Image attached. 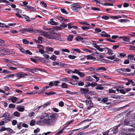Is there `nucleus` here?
Listing matches in <instances>:
<instances>
[{
	"instance_id": "nucleus-1",
	"label": "nucleus",
	"mask_w": 135,
	"mask_h": 135,
	"mask_svg": "<svg viewBox=\"0 0 135 135\" xmlns=\"http://www.w3.org/2000/svg\"><path fill=\"white\" fill-rule=\"evenodd\" d=\"M56 113L51 114L47 118H45L42 120H40L36 122L37 124L41 126H50L54 125L56 122V120L58 117Z\"/></svg>"
},
{
	"instance_id": "nucleus-2",
	"label": "nucleus",
	"mask_w": 135,
	"mask_h": 135,
	"mask_svg": "<svg viewBox=\"0 0 135 135\" xmlns=\"http://www.w3.org/2000/svg\"><path fill=\"white\" fill-rule=\"evenodd\" d=\"M81 7L77 3H74L71 5V8L73 11L78 12L80 11Z\"/></svg>"
},
{
	"instance_id": "nucleus-3",
	"label": "nucleus",
	"mask_w": 135,
	"mask_h": 135,
	"mask_svg": "<svg viewBox=\"0 0 135 135\" xmlns=\"http://www.w3.org/2000/svg\"><path fill=\"white\" fill-rule=\"evenodd\" d=\"M44 36L47 38L50 39H52L53 38V35L51 34L50 32H45Z\"/></svg>"
},
{
	"instance_id": "nucleus-4",
	"label": "nucleus",
	"mask_w": 135,
	"mask_h": 135,
	"mask_svg": "<svg viewBox=\"0 0 135 135\" xmlns=\"http://www.w3.org/2000/svg\"><path fill=\"white\" fill-rule=\"evenodd\" d=\"M43 37L41 36H38L37 38V40L35 39H33V41L36 43H41L42 42Z\"/></svg>"
},
{
	"instance_id": "nucleus-5",
	"label": "nucleus",
	"mask_w": 135,
	"mask_h": 135,
	"mask_svg": "<svg viewBox=\"0 0 135 135\" xmlns=\"http://www.w3.org/2000/svg\"><path fill=\"white\" fill-rule=\"evenodd\" d=\"M53 38L52 39H55L60 40V35L59 33H57L55 35H53Z\"/></svg>"
},
{
	"instance_id": "nucleus-6",
	"label": "nucleus",
	"mask_w": 135,
	"mask_h": 135,
	"mask_svg": "<svg viewBox=\"0 0 135 135\" xmlns=\"http://www.w3.org/2000/svg\"><path fill=\"white\" fill-rule=\"evenodd\" d=\"M8 100L11 101L13 103H15L18 100V99L15 97H12L9 98Z\"/></svg>"
},
{
	"instance_id": "nucleus-7",
	"label": "nucleus",
	"mask_w": 135,
	"mask_h": 135,
	"mask_svg": "<svg viewBox=\"0 0 135 135\" xmlns=\"http://www.w3.org/2000/svg\"><path fill=\"white\" fill-rule=\"evenodd\" d=\"M80 90L81 91V93L85 94L88 93L89 91V90L86 88H81Z\"/></svg>"
},
{
	"instance_id": "nucleus-8",
	"label": "nucleus",
	"mask_w": 135,
	"mask_h": 135,
	"mask_svg": "<svg viewBox=\"0 0 135 135\" xmlns=\"http://www.w3.org/2000/svg\"><path fill=\"white\" fill-rule=\"evenodd\" d=\"M17 109L19 112H22L25 110L24 108L21 106H19L17 107Z\"/></svg>"
},
{
	"instance_id": "nucleus-9",
	"label": "nucleus",
	"mask_w": 135,
	"mask_h": 135,
	"mask_svg": "<svg viewBox=\"0 0 135 135\" xmlns=\"http://www.w3.org/2000/svg\"><path fill=\"white\" fill-rule=\"evenodd\" d=\"M16 76L18 77L19 79L21 78H24V75L23 74L18 73L15 74Z\"/></svg>"
},
{
	"instance_id": "nucleus-10",
	"label": "nucleus",
	"mask_w": 135,
	"mask_h": 135,
	"mask_svg": "<svg viewBox=\"0 0 135 135\" xmlns=\"http://www.w3.org/2000/svg\"><path fill=\"white\" fill-rule=\"evenodd\" d=\"M36 31L39 33V35L44 36L45 32L41 30H36Z\"/></svg>"
},
{
	"instance_id": "nucleus-11",
	"label": "nucleus",
	"mask_w": 135,
	"mask_h": 135,
	"mask_svg": "<svg viewBox=\"0 0 135 135\" xmlns=\"http://www.w3.org/2000/svg\"><path fill=\"white\" fill-rule=\"evenodd\" d=\"M102 85L98 84L97 85V87L95 88V89H96L99 90H103L104 88L103 86H101Z\"/></svg>"
},
{
	"instance_id": "nucleus-12",
	"label": "nucleus",
	"mask_w": 135,
	"mask_h": 135,
	"mask_svg": "<svg viewBox=\"0 0 135 135\" xmlns=\"http://www.w3.org/2000/svg\"><path fill=\"white\" fill-rule=\"evenodd\" d=\"M71 78H72L71 79V80L74 81H77L79 79V78L76 76H72Z\"/></svg>"
},
{
	"instance_id": "nucleus-13",
	"label": "nucleus",
	"mask_w": 135,
	"mask_h": 135,
	"mask_svg": "<svg viewBox=\"0 0 135 135\" xmlns=\"http://www.w3.org/2000/svg\"><path fill=\"white\" fill-rule=\"evenodd\" d=\"M49 87H50L48 86L43 87L42 88V89L41 90V92H38V94H40L42 93H43L44 92H43V91H45L46 89H47Z\"/></svg>"
},
{
	"instance_id": "nucleus-14",
	"label": "nucleus",
	"mask_w": 135,
	"mask_h": 135,
	"mask_svg": "<svg viewBox=\"0 0 135 135\" xmlns=\"http://www.w3.org/2000/svg\"><path fill=\"white\" fill-rule=\"evenodd\" d=\"M95 54L97 55V58L99 59L103 57L104 56V55L102 54H99L98 52L96 53Z\"/></svg>"
},
{
	"instance_id": "nucleus-15",
	"label": "nucleus",
	"mask_w": 135,
	"mask_h": 135,
	"mask_svg": "<svg viewBox=\"0 0 135 135\" xmlns=\"http://www.w3.org/2000/svg\"><path fill=\"white\" fill-rule=\"evenodd\" d=\"M50 24L52 25H58V23L54 21L53 19H51L50 20Z\"/></svg>"
},
{
	"instance_id": "nucleus-16",
	"label": "nucleus",
	"mask_w": 135,
	"mask_h": 135,
	"mask_svg": "<svg viewBox=\"0 0 135 135\" xmlns=\"http://www.w3.org/2000/svg\"><path fill=\"white\" fill-rule=\"evenodd\" d=\"M110 17L111 19L115 20V19H118L119 18H121L122 17L119 15H118L117 16H113L111 17Z\"/></svg>"
},
{
	"instance_id": "nucleus-17",
	"label": "nucleus",
	"mask_w": 135,
	"mask_h": 135,
	"mask_svg": "<svg viewBox=\"0 0 135 135\" xmlns=\"http://www.w3.org/2000/svg\"><path fill=\"white\" fill-rule=\"evenodd\" d=\"M7 66L8 67L9 69L11 70H15L17 69V68L12 67L11 65L9 64H7Z\"/></svg>"
},
{
	"instance_id": "nucleus-18",
	"label": "nucleus",
	"mask_w": 135,
	"mask_h": 135,
	"mask_svg": "<svg viewBox=\"0 0 135 135\" xmlns=\"http://www.w3.org/2000/svg\"><path fill=\"white\" fill-rule=\"evenodd\" d=\"M7 66L8 67L9 69L11 70H15L17 69V68L12 67L11 65L9 64H7Z\"/></svg>"
},
{
	"instance_id": "nucleus-19",
	"label": "nucleus",
	"mask_w": 135,
	"mask_h": 135,
	"mask_svg": "<svg viewBox=\"0 0 135 135\" xmlns=\"http://www.w3.org/2000/svg\"><path fill=\"white\" fill-rule=\"evenodd\" d=\"M121 37L122 38V40H123L126 41L127 42H129L130 41V39H129L126 37Z\"/></svg>"
},
{
	"instance_id": "nucleus-20",
	"label": "nucleus",
	"mask_w": 135,
	"mask_h": 135,
	"mask_svg": "<svg viewBox=\"0 0 135 135\" xmlns=\"http://www.w3.org/2000/svg\"><path fill=\"white\" fill-rule=\"evenodd\" d=\"M11 63L16 66L18 67L20 66V64L17 61H12Z\"/></svg>"
},
{
	"instance_id": "nucleus-21",
	"label": "nucleus",
	"mask_w": 135,
	"mask_h": 135,
	"mask_svg": "<svg viewBox=\"0 0 135 135\" xmlns=\"http://www.w3.org/2000/svg\"><path fill=\"white\" fill-rule=\"evenodd\" d=\"M119 55L117 56L118 57L121 58H122V57H125L126 55V54L123 53H119Z\"/></svg>"
},
{
	"instance_id": "nucleus-22",
	"label": "nucleus",
	"mask_w": 135,
	"mask_h": 135,
	"mask_svg": "<svg viewBox=\"0 0 135 135\" xmlns=\"http://www.w3.org/2000/svg\"><path fill=\"white\" fill-rule=\"evenodd\" d=\"M51 103V102L50 101L47 102L44 104L42 106H41L40 107H42L43 108H45L46 106H47L49 105Z\"/></svg>"
},
{
	"instance_id": "nucleus-23",
	"label": "nucleus",
	"mask_w": 135,
	"mask_h": 135,
	"mask_svg": "<svg viewBox=\"0 0 135 135\" xmlns=\"http://www.w3.org/2000/svg\"><path fill=\"white\" fill-rule=\"evenodd\" d=\"M104 49L107 50L108 51V53L110 55H112L113 53L112 52V51H111L107 47H105L104 48Z\"/></svg>"
},
{
	"instance_id": "nucleus-24",
	"label": "nucleus",
	"mask_w": 135,
	"mask_h": 135,
	"mask_svg": "<svg viewBox=\"0 0 135 135\" xmlns=\"http://www.w3.org/2000/svg\"><path fill=\"white\" fill-rule=\"evenodd\" d=\"M84 56L86 57L87 59L88 60H93L94 59H95V57H93L92 56H90V55Z\"/></svg>"
},
{
	"instance_id": "nucleus-25",
	"label": "nucleus",
	"mask_w": 135,
	"mask_h": 135,
	"mask_svg": "<svg viewBox=\"0 0 135 135\" xmlns=\"http://www.w3.org/2000/svg\"><path fill=\"white\" fill-rule=\"evenodd\" d=\"M98 84L96 82H92L91 84H89L88 85V86H91L93 87H94L95 86H97V85Z\"/></svg>"
},
{
	"instance_id": "nucleus-26",
	"label": "nucleus",
	"mask_w": 135,
	"mask_h": 135,
	"mask_svg": "<svg viewBox=\"0 0 135 135\" xmlns=\"http://www.w3.org/2000/svg\"><path fill=\"white\" fill-rule=\"evenodd\" d=\"M66 92L68 94H71V95H74L76 94H77V92H72L71 91L68 90H67L66 91Z\"/></svg>"
},
{
	"instance_id": "nucleus-27",
	"label": "nucleus",
	"mask_w": 135,
	"mask_h": 135,
	"mask_svg": "<svg viewBox=\"0 0 135 135\" xmlns=\"http://www.w3.org/2000/svg\"><path fill=\"white\" fill-rule=\"evenodd\" d=\"M38 93L36 91H31L30 92H27L26 93L27 94V95H33Z\"/></svg>"
},
{
	"instance_id": "nucleus-28",
	"label": "nucleus",
	"mask_w": 135,
	"mask_h": 135,
	"mask_svg": "<svg viewBox=\"0 0 135 135\" xmlns=\"http://www.w3.org/2000/svg\"><path fill=\"white\" fill-rule=\"evenodd\" d=\"M73 38V36L72 35H70L68 36L67 40H68L69 41H71Z\"/></svg>"
},
{
	"instance_id": "nucleus-29",
	"label": "nucleus",
	"mask_w": 135,
	"mask_h": 135,
	"mask_svg": "<svg viewBox=\"0 0 135 135\" xmlns=\"http://www.w3.org/2000/svg\"><path fill=\"white\" fill-rule=\"evenodd\" d=\"M2 117H5V119H8L9 118V115L8 113H6L3 114Z\"/></svg>"
},
{
	"instance_id": "nucleus-30",
	"label": "nucleus",
	"mask_w": 135,
	"mask_h": 135,
	"mask_svg": "<svg viewBox=\"0 0 135 135\" xmlns=\"http://www.w3.org/2000/svg\"><path fill=\"white\" fill-rule=\"evenodd\" d=\"M56 56L54 55H52L50 57V59L54 61L56 60Z\"/></svg>"
},
{
	"instance_id": "nucleus-31",
	"label": "nucleus",
	"mask_w": 135,
	"mask_h": 135,
	"mask_svg": "<svg viewBox=\"0 0 135 135\" xmlns=\"http://www.w3.org/2000/svg\"><path fill=\"white\" fill-rule=\"evenodd\" d=\"M46 49L47 51H49L50 52H52L54 50L53 48L52 47H46Z\"/></svg>"
},
{
	"instance_id": "nucleus-32",
	"label": "nucleus",
	"mask_w": 135,
	"mask_h": 135,
	"mask_svg": "<svg viewBox=\"0 0 135 135\" xmlns=\"http://www.w3.org/2000/svg\"><path fill=\"white\" fill-rule=\"evenodd\" d=\"M20 113L17 111H16L13 113V115L15 117H19L20 115Z\"/></svg>"
},
{
	"instance_id": "nucleus-33",
	"label": "nucleus",
	"mask_w": 135,
	"mask_h": 135,
	"mask_svg": "<svg viewBox=\"0 0 135 135\" xmlns=\"http://www.w3.org/2000/svg\"><path fill=\"white\" fill-rule=\"evenodd\" d=\"M38 69L37 68L32 69V73H33L37 74V73H38Z\"/></svg>"
},
{
	"instance_id": "nucleus-34",
	"label": "nucleus",
	"mask_w": 135,
	"mask_h": 135,
	"mask_svg": "<svg viewBox=\"0 0 135 135\" xmlns=\"http://www.w3.org/2000/svg\"><path fill=\"white\" fill-rule=\"evenodd\" d=\"M15 75L14 74H11L9 75H7L4 78H12L14 77Z\"/></svg>"
},
{
	"instance_id": "nucleus-35",
	"label": "nucleus",
	"mask_w": 135,
	"mask_h": 135,
	"mask_svg": "<svg viewBox=\"0 0 135 135\" xmlns=\"http://www.w3.org/2000/svg\"><path fill=\"white\" fill-rule=\"evenodd\" d=\"M60 10L61 12L63 13H64L65 14H68V13L67 11L65 9L61 8Z\"/></svg>"
},
{
	"instance_id": "nucleus-36",
	"label": "nucleus",
	"mask_w": 135,
	"mask_h": 135,
	"mask_svg": "<svg viewBox=\"0 0 135 135\" xmlns=\"http://www.w3.org/2000/svg\"><path fill=\"white\" fill-rule=\"evenodd\" d=\"M79 72V70L77 69H75L73 71H72V73L76 74H78Z\"/></svg>"
},
{
	"instance_id": "nucleus-37",
	"label": "nucleus",
	"mask_w": 135,
	"mask_h": 135,
	"mask_svg": "<svg viewBox=\"0 0 135 135\" xmlns=\"http://www.w3.org/2000/svg\"><path fill=\"white\" fill-rule=\"evenodd\" d=\"M115 56L116 55H114L112 56H108L107 57V58L108 59L111 60H113L115 59Z\"/></svg>"
},
{
	"instance_id": "nucleus-38",
	"label": "nucleus",
	"mask_w": 135,
	"mask_h": 135,
	"mask_svg": "<svg viewBox=\"0 0 135 135\" xmlns=\"http://www.w3.org/2000/svg\"><path fill=\"white\" fill-rule=\"evenodd\" d=\"M119 126H118L117 127H115L113 129V133L115 134L117 133L118 131L117 128Z\"/></svg>"
},
{
	"instance_id": "nucleus-39",
	"label": "nucleus",
	"mask_w": 135,
	"mask_h": 135,
	"mask_svg": "<svg viewBox=\"0 0 135 135\" xmlns=\"http://www.w3.org/2000/svg\"><path fill=\"white\" fill-rule=\"evenodd\" d=\"M68 58L71 59H74L76 58V56L74 55H69L68 56Z\"/></svg>"
},
{
	"instance_id": "nucleus-40",
	"label": "nucleus",
	"mask_w": 135,
	"mask_h": 135,
	"mask_svg": "<svg viewBox=\"0 0 135 135\" xmlns=\"http://www.w3.org/2000/svg\"><path fill=\"white\" fill-rule=\"evenodd\" d=\"M61 87L63 88H66L68 87V86L65 83H63L61 85Z\"/></svg>"
},
{
	"instance_id": "nucleus-41",
	"label": "nucleus",
	"mask_w": 135,
	"mask_h": 135,
	"mask_svg": "<svg viewBox=\"0 0 135 135\" xmlns=\"http://www.w3.org/2000/svg\"><path fill=\"white\" fill-rule=\"evenodd\" d=\"M80 77L83 78L85 76V74L84 73L82 72H79L78 74Z\"/></svg>"
},
{
	"instance_id": "nucleus-42",
	"label": "nucleus",
	"mask_w": 135,
	"mask_h": 135,
	"mask_svg": "<svg viewBox=\"0 0 135 135\" xmlns=\"http://www.w3.org/2000/svg\"><path fill=\"white\" fill-rule=\"evenodd\" d=\"M35 124V121L34 120H32L30 122V125L31 126H33Z\"/></svg>"
},
{
	"instance_id": "nucleus-43",
	"label": "nucleus",
	"mask_w": 135,
	"mask_h": 135,
	"mask_svg": "<svg viewBox=\"0 0 135 135\" xmlns=\"http://www.w3.org/2000/svg\"><path fill=\"white\" fill-rule=\"evenodd\" d=\"M42 115L43 117H44L45 118L46 117L49 116V114L48 113H44L42 114Z\"/></svg>"
},
{
	"instance_id": "nucleus-44",
	"label": "nucleus",
	"mask_w": 135,
	"mask_h": 135,
	"mask_svg": "<svg viewBox=\"0 0 135 135\" xmlns=\"http://www.w3.org/2000/svg\"><path fill=\"white\" fill-rule=\"evenodd\" d=\"M124 72H128L131 71V70L128 68H123Z\"/></svg>"
},
{
	"instance_id": "nucleus-45",
	"label": "nucleus",
	"mask_w": 135,
	"mask_h": 135,
	"mask_svg": "<svg viewBox=\"0 0 135 135\" xmlns=\"http://www.w3.org/2000/svg\"><path fill=\"white\" fill-rule=\"evenodd\" d=\"M22 123L20 122L18 123L17 125V127L19 129H20L21 128V126L22 125Z\"/></svg>"
},
{
	"instance_id": "nucleus-46",
	"label": "nucleus",
	"mask_w": 135,
	"mask_h": 135,
	"mask_svg": "<svg viewBox=\"0 0 135 135\" xmlns=\"http://www.w3.org/2000/svg\"><path fill=\"white\" fill-rule=\"evenodd\" d=\"M45 94L48 95H50L52 94H54L55 93L53 91H50L49 93H46Z\"/></svg>"
},
{
	"instance_id": "nucleus-47",
	"label": "nucleus",
	"mask_w": 135,
	"mask_h": 135,
	"mask_svg": "<svg viewBox=\"0 0 135 135\" xmlns=\"http://www.w3.org/2000/svg\"><path fill=\"white\" fill-rule=\"evenodd\" d=\"M76 84H78V85L79 86H83L84 84V82L83 81L80 82H78Z\"/></svg>"
},
{
	"instance_id": "nucleus-48",
	"label": "nucleus",
	"mask_w": 135,
	"mask_h": 135,
	"mask_svg": "<svg viewBox=\"0 0 135 135\" xmlns=\"http://www.w3.org/2000/svg\"><path fill=\"white\" fill-rule=\"evenodd\" d=\"M4 61L6 62L12 63V60L10 59H4Z\"/></svg>"
},
{
	"instance_id": "nucleus-49",
	"label": "nucleus",
	"mask_w": 135,
	"mask_h": 135,
	"mask_svg": "<svg viewBox=\"0 0 135 135\" xmlns=\"http://www.w3.org/2000/svg\"><path fill=\"white\" fill-rule=\"evenodd\" d=\"M58 19L61 21H63L64 22L66 20L64 18H63L59 16L58 18Z\"/></svg>"
},
{
	"instance_id": "nucleus-50",
	"label": "nucleus",
	"mask_w": 135,
	"mask_h": 135,
	"mask_svg": "<svg viewBox=\"0 0 135 135\" xmlns=\"http://www.w3.org/2000/svg\"><path fill=\"white\" fill-rule=\"evenodd\" d=\"M27 30H26V32H29L31 33H33L34 32L33 29H31L30 28H26Z\"/></svg>"
},
{
	"instance_id": "nucleus-51",
	"label": "nucleus",
	"mask_w": 135,
	"mask_h": 135,
	"mask_svg": "<svg viewBox=\"0 0 135 135\" xmlns=\"http://www.w3.org/2000/svg\"><path fill=\"white\" fill-rule=\"evenodd\" d=\"M96 48L100 51L102 52L103 51V49L101 48L99 45Z\"/></svg>"
},
{
	"instance_id": "nucleus-52",
	"label": "nucleus",
	"mask_w": 135,
	"mask_h": 135,
	"mask_svg": "<svg viewBox=\"0 0 135 135\" xmlns=\"http://www.w3.org/2000/svg\"><path fill=\"white\" fill-rule=\"evenodd\" d=\"M25 54H28L30 55H31L32 54V52L28 50H26L25 51Z\"/></svg>"
},
{
	"instance_id": "nucleus-53",
	"label": "nucleus",
	"mask_w": 135,
	"mask_h": 135,
	"mask_svg": "<svg viewBox=\"0 0 135 135\" xmlns=\"http://www.w3.org/2000/svg\"><path fill=\"white\" fill-rule=\"evenodd\" d=\"M61 80L63 81L69 82V81L68 79L66 78H62L61 79Z\"/></svg>"
},
{
	"instance_id": "nucleus-54",
	"label": "nucleus",
	"mask_w": 135,
	"mask_h": 135,
	"mask_svg": "<svg viewBox=\"0 0 135 135\" xmlns=\"http://www.w3.org/2000/svg\"><path fill=\"white\" fill-rule=\"evenodd\" d=\"M82 50L85 51L89 52L90 53H91L92 52V51H91L89 49H86L85 48H83L82 49Z\"/></svg>"
},
{
	"instance_id": "nucleus-55",
	"label": "nucleus",
	"mask_w": 135,
	"mask_h": 135,
	"mask_svg": "<svg viewBox=\"0 0 135 135\" xmlns=\"http://www.w3.org/2000/svg\"><path fill=\"white\" fill-rule=\"evenodd\" d=\"M85 102L86 103L87 105L89 104H92L91 103V101L89 99L86 100H85Z\"/></svg>"
},
{
	"instance_id": "nucleus-56",
	"label": "nucleus",
	"mask_w": 135,
	"mask_h": 135,
	"mask_svg": "<svg viewBox=\"0 0 135 135\" xmlns=\"http://www.w3.org/2000/svg\"><path fill=\"white\" fill-rule=\"evenodd\" d=\"M95 32L97 33L100 32L102 31L100 29L98 28H95Z\"/></svg>"
},
{
	"instance_id": "nucleus-57",
	"label": "nucleus",
	"mask_w": 135,
	"mask_h": 135,
	"mask_svg": "<svg viewBox=\"0 0 135 135\" xmlns=\"http://www.w3.org/2000/svg\"><path fill=\"white\" fill-rule=\"evenodd\" d=\"M54 54L56 55H59L60 54V52L59 51L56 50L54 52Z\"/></svg>"
},
{
	"instance_id": "nucleus-58",
	"label": "nucleus",
	"mask_w": 135,
	"mask_h": 135,
	"mask_svg": "<svg viewBox=\"0 0 135 135\" xmlns=\"http://www.w3.org/2000/svg\"><path fill=\"white\" fill-rule=\"evenodd\" d=\"M93 77L96 80V82H98L99 80V78L96 76L94 75L93 76Z\"/></svg>"
},
{
	"instance_id": "nucleus-59",
	"label": "nucleus",
	"mask_w": 135,
	"mask_h": 135,
	"mask_svg": "<svg viewBox=\"0 0 135 135\" xmlns=\"http://www.w3.org/2000/svg\"><path fill=\"white\" fill-rule=\"evenodd\" d=\"M19 49L21 52L25 54V51L22 47H20Z\"/></svg>"
},
{
	"instance_id": "nucleus-60",
	"label": "nucleus",
	"mask_w": 135,
	"mask_h": 135,
	"mask_svg": "<svg viewBox=\"0 0 135 135\" xmlns=\"http://www.w3.org/2000/svg\"><path fill=\"white\" fill-rule=\"evenodd\" d=\"M117 71L120 73H124L123 68H120L117 70Z\"/></svg>"
},
{
	"instance_id": "nucleus-61",
	"label": "nucleus",
	"mask_w": 135,
	"mask_h": 135,
	"mask_svg": "<svg viewBox=\"0 0 135 135\" xmlns=\"http://www.w3.org/2000/svg\"><path fill=\"white\" fill-rule=\"evenodd\" d=\"M4 89L6 91H8L10 90L9 88L6 86L4 87Z\"/></svg>"
},
{
	"instance_id": "nucleus-62",
	"label": "nucleus",
	"mask_w": 135,
	"mask_h": 135,
	"mask_svg": "<svg viewBox=\"0 0 135 135\" xmlns=\"http://www.w3.org/2000/svg\"><path fill=\"white\" fill-rule=\"evenodd\" d=\"M60 27H63V28H65L67 27V25L66 24H65L64 23H62L60 25Z\"/></svg>"
},
{
	"instance_id": "nucleus-63",
	"label": "nucleus",
	"mask_w": 135,
	"mask_h": 135,
	"mask_svg": "<svg viewBox=\"0 0 135 135\" xmlns=\"http://www.w3.org/2000/svg\"><path fill=\"white\" fill-rule=\"evenodd\" d=\"M87 105V109H90L91 108H92L93 106V104H88Z\"/></svg>"
},
{
	"instance_id": "nucleus-64",
	"label": "nucleus",
	"mask_w": 135,
	"mask_h": 135,
	"mask_svg": "<svg viewBox=\"0 0 135 135\" xmlns=\"http://www.w3.org/2000/svg\"><path fill=\"white\" fill-rule=\"evenodd\" d=\"M23 42L24 44H27L29 43V41L27 40H26L24 39L23 40Z\"/></svg>"
}]
</instances>
